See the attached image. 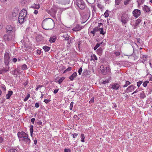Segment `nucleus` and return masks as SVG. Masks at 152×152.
<instances>
[{"label": "nucleus", "instance_id": "f257e3e1", "mask_svg": "<svg viewBox=\"0 0 152 152\" xmlns=\"http://www.w3.org/2000/svg\"><path fill=\"white\" fill-rule=\"evenodd\" d=\"M54 26V21L51 18H46L42 22V27L45 30L52 29Z\"/></svg>", "mask_w": 152, "mask_h": 152}, {"label": "nucleus", "instance_id": "f03ea898", "mask_svg": "<svg viewBox=\"0 0 152 152\" xmlns=\"http://www.w3.org/2000/svg\"><path fill=\"white\" fill-rule=\"evenodd\" d=\"M129 17L127 14L126 13H123L121 16V22L124 24H126L129 21Z\"/></svg>", "mask_w": 152, "mask_h": 152}, {"label": "nucleus", "instance_id": "7ed1b4c3", "mask_svg": "<svg viewBox=\"0 0 152 152\" xmlns=\"http://www.w3.org/2000/svg\"><path fill=\"white\" fill-rule=\"evenodd\" d=\"M4 61L5 66H8L10 62L9 54L7 52H5L4 57Z\"/></svg>", "mask_w": 152, "mask_h": 152}, {"label": "nucleus", "instance_id": "20e7f679", "mask_svg": "<svg viewBox=\"0 0 152 152\" xmlns=\"http://www.w3.org/2000/svg\"><path fill=\"white\" fill-rule=\"evenodd\" d=\"M76 4L80 9L83 10L85 8V4L83 0H77Z\"/></svg>", "mask_w": 152, "mask_h": 152}, {"label": "nucleus", "instance_id": "39448f33", "mask_svg": "<svg viewBox=\"0 0 152 152\" xmlns=\"http://www.w3.org/2000/svg\"><path fill=\"white\" fill-rule=\"evenodd\" d=\"M100 69L101 70L102 73L105 75L110 71V68L109 66L104 67L103 65H101L100 67Z\"/></svg>", "mask_w": 152, "mask_h": 152}, {"label": "nucleus", "instance_id": "423d86ee", "mask_svg": "<svg viewBox=\"0 0 152 152\" xmlns=\"http://www.w3.org/2000/svg\"><path fill=\"white\" fill-rule=\"evenodd\" d=\"M17 135L20 141L21 140L20 139L21 138H24L25 137H28V135L23 131L18 132Z\"/></svg>", "mask_w": 152, "mask_h": 152}, {"label": "nucleus", "instance_id": "0eeeda50", "mask_svg": "<svg viewBox=\"0 0 152 152\" xmlns=\"http://www.w3.org/2000/svg\"><path fill=\"white\" fill-rule=\"evenodd\" d=\"M136 87L133 85H131L129 86L128 88L125 90V93H129L132 92L135 90Z\"/></svg>", "mask_w": 152, "mask_h": 152}, {"label": "nucleus", "instance_id": "6e6552de", "mask_svg": "<svg viewBox=\"0 0 152 152\" xmlns=\"http://www.w3.org/2000/svg\"><path fill=\"white\" fill-rule=\"evenodd\" d=\"M6 32L8 34H11L13 33L14 31L13 29V28L12 26L8 25L6 27Z\"/></svg>", "mask_w": 152, "mask_h": 152}, {"label": "nucleus", "instance_id": "1a4fd4ad", "mask_svg": "<svg viewBox=\"0 0 152 152\" xmlns=\"http://www.w3.org/2000/svg\"><path fill=\"white\" fill-rule=\"evenodd\" d=\"M132 14L133 16L137 18L141 15L140 10L138 9H135L133 11Z\"/></svg>", "mask_w": 152, "mask_h": 152}, {"label": "nucleus", "instance_id": "9d476101", "mask_svg": "<svg viewBox=\"0 0 152 152\" xmlns=\"http://www.w3.org/2000/svg\"><path fill=\"white\" fill-rule=\"evenodd\" d=\"M28 19L27 16H24L19 15L18 21L20 23H23L24 21H26Z\"/></svg>", "mask_w": 152, "mask_h": 152}, {"label": "nucleus", "instance_id": "9b49d317", "mask_svg": "<svg viewBox=\"0 0 152 152\" xmlns=\"http://www.w3.org/2000/svg\"><path fill=\"white\" fill-rule=\"evenodd\" d=\"M110 88L113 90H118L120 87V85L116 83H113L110 85Z\"/></svg>", "mask_w": 152, "mask_h": 152}, {"label": "nucleus", "instance_id": "f8f14e48", "mask_svg": "<svg viewBox=\"0 0 152 152\" xmlns=\"http://www.w3.org/2000/svg\"><path fill=\"white\" fill-rule=\"evenodd\" d=\"M4 38L5 41H9L12 39V37L10 34H5L4 35Z\"/></svg>", "mask_w": 152, "mask_h": 152}, {"label": "nucleus", "instance_id": "ddd939ff", "mask_svg": "<svg viewBox=\"0 0 152 152\" xmlns=\"http://www.w3.org/2000/svg\"><path fill=\"white\" fill-rule=\"evenodd\" d=\"M18 12L19 10L18 8H14L12 14V16L14 17H16L18 15Z\"/></svg>", "mask_w": 152, "mask_h": 152}, {"label": "nucleus", "instance_id": "4468645a", "mask_svg": "<svg viewBox=\"0 0 152 152\" xmlns=\"http://www.w3.org/2000/svg\"><path fill=\"white\" fill-rule=\"evenodd\" d=\"M82 29V27L79 25H77L73 28L72 30L75 31H77L80 30Z\"/></svg>", "mask_w": 152, "mask_h": 152}, {"label": "nucleus", "instance_id": "2eb2a0df", "mask_svg": "<svg viewBox=\"0 0 152 152\" xmlns=\"http://www.w3.org/2000/svg\"><path fill=\"white\" fill-rule=\"evenodd\" d=\"M27 137H25L24 138H22L21 140L25 142L28 145H29L31 142V140L29 138V136Z\"/></svg>", "mask_w": 152, "mask_h": 152}, {"label": "nucleus", "instance_id": "dca6fc26", "mask_svg": "<svg viewBox=\"0 0 152 152\" xmlns=\"http://www.w3.org/2000/svg\"><path fill=\"white\" fill-rule=\"evenodd\" d=\"M27 11L24 9L21 10L20 12L19 13V15L24 16H27Z\"/></svg>", "mask_w": 152, "mask_h": 152}, {"label": "nucleus", "instance_id": "f3484780", "mask_svg": "<svg viewBox=\"0 0 152 152\" xmlns=\"http://www.w3.org/2000/svg\"><path fill=\"white\" fill-rule=\"evenodd\" d=\"M57 10L58 8L54 6L50 10V11L53 15H55L56 13Z\"/></svg>", "mask_w": 152, "mask_h": 152}, {"label": "nucleus", "instance_id": "a211bd4d", "mask_svg": "<svg viewBox=\"0 0 152 152\" xmlns=\"http://www.w3.org/2000/svg\"><path fill=\"white\" fill-rule=\"evenodd\" d=\"M142 9L146 12H148L151 10L150 8L148 6L146 5H144V7L142 8Z\"/></svg>", "mask_w": 152, "mask_h": 152}, {"label": "nucleus", "instance_id": "6ab92c4d", "mask_svg": "<svg viewBox=\"0 0 152 152\" xmlns=\"http://www.w3.org/2000/svg\"><path fill=\"white\" fill-rule=\"evenodd\" d=\"M77 76V73L76 72H74L69 77V78L71 80H73Z\"/></svg>", "mask_w": 152, "mask_h": 152}, {"label": "nucleus", "instance_id": "aec40b11", "mask_svg": "<svg viewBox=\"0 0 152 152\" xmlns=\"http://www.w3.org/2000/svg\"><path fill=\"white\" fill-rule=\"evenodd\" d=\"M30 7L33 9H39L40 8V5L39 4H32Z\"/></svg>", "mask_w": 152, "mask_h": 152}, {"label": "nucleus", "instance_id": "412c9836", "mask_svg": "<svg viewBox=\"0 0 152 152\" xmlns=\"http://www.w3.org/2000/svg\"><path fill=\"white\" fill-rule=\"evenodd\" d=\"M13 91H8L7 94L6 95L7 99L10 98L12 94Z\"/></svg>", "mask_w": 152, "mask_h": 152}, {"label": "nucleus", "instance_id": "4be33fe9", "mask_svg": "<svg viewBox=\"0 0 152 152\" xmlns=\"http://www.w3.org/2000/svg\"><path fill=\"white\" fill-rule=\"evenodd\" d=\"M9 68V67L8 66V68L7 69L4 68H3L2 69H0V74H1L7 72L8 71Z\"/></svg>", "mask_w": 152, "mask_h": 152}, {"label": "nucleus", "instance_id": "5701e85b", "mask_svg": "<svg viewBox=\"0 0 152 152\" xmlns=\"http://www.w3.org/2000/svg\"><path fill=\"white\" fill-rule=\"evenodd\" d=\"M142 18L140 17L137 19L135 21V25L136 26H138L139 23H140L142 21Z\"/></svg>", "mask_w": 152, "mask_h": 152}, {"label": "nucleus", "instance_id": "b1692460", "mask_svg": "<svg viewBox=\"0 0 152 152\" xmlns=\"http://www.w3.org/2000/svg\"><path fill=\"white\" fill-rule=\"evenodd\" d=\"M43 49L44 50L45 52L48 51L50 49V47L47 45H45L42 47Z\"/></svg>", "mask_w": 152, "mask_h": 152}, {"label": "nucleus", "instance_id": "393cba45", "mask_svg": "<svg viewBox=\"0 0 152 152\" xmlns=\"http://www.w3.org/2000/svg\"><path fill=\"white\" fill-rule=\"evenodd\" d=\"M42 36L41 35H38L36 37V39L37 42H40L42 40Z\"/></svg>", "mask_w": 152, "mask_h": 152}, {"label": "nucleus", "instance_id": "a878e982", "mask_svg": "<svg viewBox=\"0 0 152 152\" xmlns=\"http://www.w3.org/2000/svg\"><path fill=\"white\" fill-rule=\"evenodd\" d=\"M145 1V0H137V2L138 4V7L140 6Z\"/></svg>", "mask_w": 152, "mask_h": 152}, {"label": "nucleus", "instance_id": "bb28decb", "mask_svg": "<svg viewBox=\"0 0 152 152\" xmlns=\"http://www.w3.org/2000/svg\"><path fill=\"white\" fill-rule=\"evenodd\" d=\"M56 37H50L49 41L51 43L54 42L56 41Z\"/></svg>", "mask_w": 152, "mask_h": 152}, {"label": "nucleus", "instance_id": "cd10ccee", "mask_svg": "<svg viewBox=\"0 0 152 152\" xmlns=\"http://www.w3.org/2000/svg\"><path fill=\"white\" fill-rule=\"evenodd\" d=\"M131 84L130 82L129 81L126 80L125 81V84L123 86V87L124 88H125L127 87L128 86L130 85Z\"/></svg>", "mask_w": 152, "mask_h": 152}, {"label": "nucleus", "instance_id": "c85d7f7f", "mask_svg": "<svg viewBox=\"0 0 152 152\" xmlns=\"http://www.w3.org/2000/svg\"><path fill=\"white\" fill-rule=\"evenodd\" d=\"M62 37L64 38V39L65 40H69V37L67 35V34H64Z\"/></svg>", "mask_w": 152, "mask_h": 152}, {"label": "nucleus", "instance_id": "c756f323", "mask_svg": "<svg viewBox=\"0 0 152 152\" xmlns=\"http://www.w3.org/2000/svg\"><path fill=\"white\" fill-rule=\"evenodd\" d=\"M33 126L32 125L30 126V133L31 136L32 137L33 134Z\"/></svg>", "mask_w": 152, "mask_h": 152}, {"label": "nucleus", "instance_id": "7c9ffc66", "mask_svg": "<svg viewBox=\"0 0 152 152\" xmlns=\"http://www.w3.org/2000/svg\"><path fill=\"white\" fill-rule=\"evenodd\" d=\"M103 43V42H102L99 43H97L96 44V45H95V46L94 47V50H96L97 49V48L100 46V45H101Z\"/></svg>", "mask_w": 152, "mask_h": 152}, {"label": "nucleus", "instance_id": "2f4dec72", "mask_svg": "<svg viewBox=\"0 0 152 152\" xmlns=\"http://www.w3.org/2000/svg\"><path fill=\"white\" fill-rule=\"evenodd\" d=\"M99 32L101 34L103 35H104L106 34L105 31L103 30V28L102 27L100 28Z\"/></svg>", "mask_w": 152, "mask_h": 152}, {"label": "nucleus", "instance_id": "473e14b6", "mask_svg": "<svg viewBox=\"0 0 152 152\" xmlns=\"http://www.w3.org/2000/svg\"><path fill=\"white\" fill-rule=\"evenodd\" d=\"M91 60H97V57H96V56L94 54L93 55H91Z\"/></svg>", "mask_w": 152, "mask_h": 152}, {"label": "nucleus", "instance_id": "72a5a7b5", "mask_svg": "<svg viewBox=\"0 0 152 152\" xmlns=\"http://www.w3.org/2000/svg\"><path fill=\"white\" fill-rule=\"evenodd\" d=\"M140 96L141 98L144 99L146 97V96L143 92H142L140 94Z\"/></svg>", "mask_w": 152, "mask_h": 152}, {"label": "nucleus", "instance_id": "f704fd0d", "mask_svg": "<svg viewBox=\"0 0 152 152\" xmlns=\"http://www.w3.org/2000/svg\"><path fill=\"white\" fill-rule=\"evenodd\" d=\"M29 23H31L32 22V20H34V17L32 15H30V17L28 18Z\"/></svg>", "mask_w": 152, "mask_h": 152}, {"label": "nucleus", "instance_id": "c9c22d12", "mask_svg": "<svg viewBox=\"0 0 152 152\" xmlns=\"http://www.w3.org/2000/svg\"><path fill=\"white\" fill-rule=\"evenodd\" d=\"M27 66L26 64L23 65L21 66V69L23 70H26L27 69Z\"/></svg>", "mask_w": 152, "mask_h": 152}, {"label": "nucleus", "instance_id": "e433bc0d", "mask_svg": "<svg viewBox=\"0 0 152 152\" xmlns=\"http://www.w3.org/2000/svg\"><path fill=\"white\" fill-rule=\"evenodd\" d=\"M65 79V77H64L61 78L58 81V83L60 84Z\"/></svg>", "mask_w": 152, "mask_h": 152}, {"label": "nucleus", "instance_id": "4c0bfd02", "mask_svg": "<svg viewBox=\"0 0 152 152\" xmlns=\"http://www.w3.org/2000/svg\"><path fill=\"white\" fill-rule=\"evenodd\" d=\"M80 137L81 139V141L82 142H84L85 140L84 139L85 138L84 134H82L81 135Z\"/></svg>", "mask_w": 152, "mask_h": 152}, {"label": "nucleus", "instance_id": "58836bf2", "mask_svg": "<svg viewBox=\"0 0 152 152\" xmlns=\"http://www.w3.org/2000/svg\"><path fill=\"white\" fill-rule=\"evenodd\" d=\"M102 52V48H100L97 50V53L98 54H101Z\"/></svg>", "mask_w": 152, "mask_h": 152}, {"label": "nucleus", "instance_id": "ea45409f", "mask_svg": "<svg viewBox=\"0 0 152 152\" xmlns=\"http://www.w3.org/2000/svg\"><path fill=\"white\" fill-rule=\"evenodd\" d=\"M97 7L100 9H103L104 7L100 4H98L97 5Z\"/></svg>", "mask_w": 152, "mask_h": 152}, {"label": "nucleus", "instance_id": "a19ab883", "mask_svg": "<svg viewBox=\"0 0 152 152\" xmlns=\"http://www.w3.org/2000/svg\"><path fill=\"white\" fill-rule=\"evenodd\" d=\"M30 95L29 94H28L25 97V98L23 99V101L24 102L28 100L29 98L30 97Z\"/></svg>", "mask_w": 152, "mask_h": 152}, {"label": "nucleus", "instance_id": "79ce46f5", "mask_svg": "<svg viewBox=\"0 0 152 152\" xmlns=\"http://www.w3.org/2000/svg\"><path fill=\"white\" fill-rule=\"evenodd\" d=\"M121 1L122 0H115V4L117 5H119Z\"/></svg>", "mask_w": 152, "mask_h": 152}, {"label": "nucleus", "instance_id": "37998d69", "mask_svg": "<svg viewBox=\"0 0 152 152\" xmlns=\"http://www.w3.org/2000/svg\"><path fill=\"white\" fill-rule=\"evenodd\" d=\"M83 74V75H84L86 76L88 74V71L87 70H84Z\"/></svg>", "mask_w": 152, "mask_h": 152}, {"label": "nucleus", "instance_id": "c03bdc74", "mask_svg": "<svg viewBox=\"0 0 152 152\" xmlns=\"http://www.w3.org/2000/svg\"><path fill=\"white\" fill-rule=\"evenodd\" d=\"M149 83V81H148L147 80L146 81H145L143 83L142 85L144 87H146L148 84Z\"/></svg>", "mask_w": 152, "mask_h": 152}, {"label": "nucleus", "instance_id": "a18cd8bd", "mask_svg": "<svg viewBox=\"0 0 152 152\" xmlns=\"http://www.w3.org/2000/svg\"><path fill=\"white\" fill-rule=\"evenodd\" d=\"M72 69V67H68L65 70L64 72V73H65L71 70Z\"/></svg>", "mask_w": 152, "mask_h": 152}, {"label": "nucleus", "instance_id": "49530a36", "mask_svg": "<svg viewBox=\"0 0 152 152\" xmlns=\"http://www.w3.org/2000/svg\"><path fill=\"white\" fill-rule=\"evenodd\" d=\"M8 152H18L15 149L12 148L8 151Z\"/></svg>", "mask_w": 152, "mask_h": 152}, {"label": "nucleus", "instance_id": "de8ad7c7", "mask_svg": "<svg viewBox=\"0 0 152 152\" xmlns=\"http://www.w3.org/2000/svg\"><path fill=\"white\" fill-rule=\"evenodd\" d=\"M99 28L98 26H96L94 28H93V29L95 31H99L100 30V28Z\"/></svg>", "mask_w": 152, "mask_h": 152}, {"label": "nucleus", "instance_id": "09e8293b", "mask_svg": "<svg viewBox=\"0 0 152 152\" xmlns=\"http://www.w3.org/2000/svg\"><path fill=\"white\" fill-rule=\"evenodd\" d=\"M108 10H107L106 12H104V16L105 17H107L109 16V15L108 13Z\"/></svg>", "mask_w": 152, "mask_h": 152}, {"label": "nucleus", "instance_id": "8fccbe9b", "mask_svg": "<svg viewBox=\"0 0 152 152\" xmlns=\"http://www.w3.org/2000/svg\"><path fill=\"white\" fill-rule=\"evenodd\" d=\"M74 102H72L70 104V105L69 106V109L70 110H72V108L73 107Z\"/></svg>", "mask_w": 152, "mask_h": 152}, {"label": "nucleus", "instance_id": "3c124183", "mask_svg": "<svg viewBox=\"0 0 152 152\" xmlns=\"http://www.w3.org/2000/svg\"><path fill=\"white\" fill-rule=\"evenodd\" d=\"M37 86V87L35 89V90L36 91H38V90L39 89V88L42 87L43 86V85H39Z\"/></svg>", "mask_w": 152, "mask_h": 152}, {"label": "nucleus", "instance_id": "603ef678", "mask_svg": "<svg viewBox=\"0 0 152 152\" xmlns=\"http://www.w3.org/2000/svg\"><path fill=\"white\" fill-rule=\"evenodd\" d=\"M78 134L77 133H74L72 134V136L73 138L74 139L75 138L77 137L78 136Z\"/></svg>", "mask_w": 152, "mask_h": 152}, {"label": "nucleus", "instance_id": "864d4df0", "mask_svg": "<svg viewBox=\"0 0 152 152\" xmlns=\"http://www.w3.org/2000/svg\"><path fill=\"white\" fill-rule=\"evenodd\" d=\"M142 81H140L139 82H138L137 83V86L138 88H139L140 87V85L142 84Z\"/></svg>", "mask_w": 152, "mask_h": 152}, {"label": "nucleus", "instance_id": "5fc2aeb1", "mask_svg": "<svg viewBox=\"0 0 152 152\" xmlns=\"http://www.w3.org/2000/svg\"><path fill=\"white\" fill-rule=\"evenodd\" d=\"M106 4H109L111 2L110 0H103Z\"/></svg>", "mask_w": 152, "mask_h": 152}, {"label": "nucleus", "instance_id": "6e6d98bb", "mask_svg": "<svg viewBox=\"0 0 152 152\" xmlns=\"http://www.w3.org/2000/svg\"><path fill=\"white\" fill-rule=\"evenodd\" d=\"M114 54L117 56H119L120 55V53L119 52L115 51L114 52Z\"/></svg>", "mask_w": 152, "mask_h": 152}, {"label": "nucleus", "instance_id": "4d7b16f0", "mask_svg": "<svg viewBox=\"0 0 152 152\" xmlns=\"http://www.w3.org/2000/svg\"><path fill=\"white\" fill-rule=\"evenodd\" d=\"M82 67H80L78 70V72L79 73V75L81 74L82 72Z\"/></svg>", "mask_w": 152, "mask_h": 152}, {"label": "nucleus", "instance_id": "13d9d810", "mask_svg": "<svg viewBox=\"0 0 152 152\" xmlns=\"http://www.w3.org/2000/svg\"><path fill=\"white\" fill-rule=\"evenodd\" d=\"M1 88L2 90L4 91H6V87L4 85L1 86Z\"/></svg>", "mask_w": 152, "mask_h": 152}, {"label": "nucleus", "instance_id": "bf43d9fd", "mask_svg": "<svg viewBox=\"0 0 152 152\" xmlns=\"http://www.w3.org/2000/svg\"><path fill=\"white\" fill-rule=\"evenodd\" d=\"M64 152H71V150L70 149L65 148L64 149Z\"/></svg>", "mask_w": 152, "mask_h": 152}, {"label": "nucleus", "instance_id": "052dcab7", "mask_svg": "<svg viewBox=\"0 0 152 152\" xmlns=\"http://www.w3.org/2000/svg\"><path fill=\"white\" fill-rule=\"evenodd\" d=\"M18 72L16 69H15L12 72V74L13 75H17Z\"/></svg>", "mask_w": 152, "mask_h": 152}, {"label": "nucleus", "instance_id": "680f3d73", "mask_svg": "<svg viewBox=\"0 0 152 152\" xmlns=\"http://www.w3.org/2000/svg\"><path fill=\"white\" fill-rule=\"evenodd\" d=\"M17 61V59L15 58H14L12 59V62L15 63Z\"/></svg>", "mask_w": 152, "mask_h": 152}, {"label": "nucleus", "instance_id": "e2e57ef3", "mask_svg": "<svg viewBox=\"0 0 152 152\" xmlns=\"http://www.w3.org/2000/svg\"><path fill=\"white\" fill-rule=\"evenodd\" d=\"M37 53L39 55H40L41 53V51L40 50H37Z\"/></svg>", "mask_w": 152, "mask_h": 152}, {"label": "nucleus", "instance_id": "0e129e2a", "mask_svg": "<svg viewBox=\"0 0 152 152\" xmlns=\"http://www.w3.org/2000/svg\"><path fill=\"white\" fill-rule=\"evenodd\" d=\"M50 101V100L47 99H45L44 100V102L46 104L48 103Z\"/></svg>", "mask_w": 152, "mask_h": 152}, {"label": "nucleus", "instance_id": "69168bd1", "mask_svg": "<svg viewBox=\"0 0 152 152\" xmlns=\"http://www.w3.org/2000/svg\"><path fill=\"white\" fill-rule=\"evenodd\" d=\"M4 141V138L0 136V143H2Z\"/></svg>", "mask_w": 152, "mask_h": 152}, {"label": "nucleus", "instance_id": "338daca9", "mask_svg": "<svg viewBox=\"0 0 152 152\" xmlns=\"http://www.w3.org/2000/svg\"><path fill=\"white\" fill-rule=\"evenodd\" d=\"M39 106V104L38 103H36L35 104V106L36 108H38Z\"/></svg>", "mask_w": 152, "mask_h": 152}, {"label": "nucleus", "instance_id": "774afa93", "mask_svg": "<svg viewBox=\"0 0 152 152\" xmlns=\"http://www.w3.org/2000/svg\"><path fill=\"white\" fill-rule=\"evenodd\" d=\"M129 2L128 1H127L126 0H125L124 1V4L125 5H126L129 4Z\"/></svg>", "mask_w": 152, "mask_h": 152}]
</instances>
